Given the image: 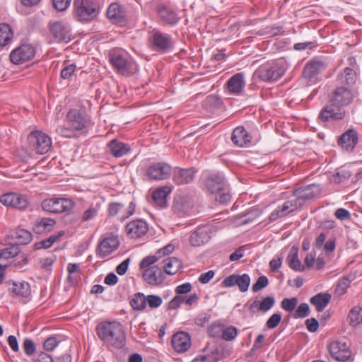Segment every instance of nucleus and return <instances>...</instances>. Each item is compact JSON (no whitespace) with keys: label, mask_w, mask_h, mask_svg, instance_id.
I'll list each match as a JSON object with an SVG mask.
<instances>
[{"label":"nucleus","mask_w":362,"mask_h":362,"mask_svg":"<svg viewBox=\"0 0 362 362\" xmlns=\"http://www.w3.org/2000/svg\"><path fill=\"white\" fill-rule=\"evenodd\" d=\"M96 333L100 340L108 346L121 349L125 346L126 334L123 325L118 321H105L96 327Z\"/></svg>","instance_id":"obj_1"},{"label":"nucleus","mask_w":362,"mask_h":362,"mask_svg":"<svg viewBox=\"0 0 362 362\" xmlns=\"http://www.w3.org/2000/svg\"><path fill=\"white\" fill-rule=\"evenodd\" d=\"M100 13V6L95 0H74V16L81 22H90Z\"/></svg>","instance_id":"obj_2"},{"label":"nucleus","mask_w":362,"mask_h":362,"mask_svg":"<svg viewBox=\"0 0 362 362\" xmlns=\"http://www.w3.org/2000/svg\"><path fill=\"white\" fill-rule=\"evenodd\" d=\"M285 71V63L280 59L262 64L256 73L262 81L269 82L279 79L284 75Z\"/></svg>","instance_id":"obj_3"},{"label":"nucleus","mask_w":362,"mask_h":362,"mask_svg":"<svg viewBox=\"0 0 362 362\" xmlns=\"http://www.w3.org/2000/svg\"><path fill=\"white\" fill-rule=\"evenodd\" d=\"M74 206L75 203L71 199L62 197L46 199L41 203L44 211L52 214L69 213Z\"/></svg>","instance_id":"obj_4"},{"label":"nucleus","mask_w":362,"mask_h":362,"mask_svg":"<svg viewBox=\"0 0 362 362\" xmlns=\"http://www.w3.org/2000/svg\"><path fill=\"white\" fill-rule=\"evenodd\" d=\"M148 45L154 52L166 53L173 48V41L170 35L153 30L148 37Z\"/></svg>","instance_id":"obj_5"},{"label":"nucleus","mask_w":362,"mask_h":362,"mask_svg":"<svg viewBox=\"0 0 362 362\" xmlns=\"http://www.w3.org/2000/svg\"><path fill=\"white\" fill-rule=\"evenodd\" d=\"M30 147L37 153L45 154L52 146L51 138L40 131H33L28 136Z\"/></svg>","instance_id":"obj_6"},{"label":"nucleus","mask_w":362,"mask_h":362,"mask_svg":"<svg viewBox=\"0 0 362 362\" xmlns=\"http://www.w3.org/2000/svg\"><path fill=\"white\" fill-rule=\"evenodd\" d=\"M0 202L5 206L21 211L26 209L29 205L27 196L16 192H8L1 195Z\"/></svg>","instance_id":"obj_7"},{"label":"nucleus","mask_w":362,"mask_h":362,"mask_svg":"<svg viewBox=\"0 0 362 362\" xmlns=\"http://www.w3.org/2000/svg\"><path fill=\"white\" fill-rule=\"evenodd\" d=\"M330 356L336 361L345 362L351 357L349 346L344 341L334 340L328 345Z\"/></svg>","instance_id":"obj_8"},{"label":"nucleus","mask_w":362,"mask_h":362,"mask_svg":"<svg viewBox=\"0 0 362 362\" xmlns=\"http://www.w3.org/2000/svg\"><path fill=\"white\" fill-rule=\"evenodd\" d=\"M109 58L110 63L119 73L124 74L130 71L132 63L121 49H113L110 50Z\"/></svg>","instance_id":"obj_9"},{"label":"nucleus","mask_w":362,"mask_h":362,"mask_svg":"<svg viewBox=\"0 0 362 362\" xmlns=\"http://www.w3.org/2000/svg\"><path fill=\"white\" fill-rule=\"evenodd\" d=\"M35 55V48L30 44H23L10 54V60L15 64H21L31 60Z\"/></svg>","instance_id":"obj_10"},{"label":"nucleus","mask_w":362,"mask_h":362,"mask_svg":"<svg viewBox=\"0 0 362 362\" xmlns=\"http://www.w3.org/2000/svg\"><path fill=\"white\" fill-rule=\"evenodd\" d=\"M156 11L163 25L173 26L180 21V17L177 12L165 4L158 3Z\"/></svg>","instance_id":"obj_11"},{"label":"nucleus","mask_w":362,"mask_h":362,"mask_svg":"<svg viewBox=\"0 0 362 362\" xmlns=\"http://www.w3.org/2000/svg\"><path fill=\"white\" fill-rule=\"evenodd\" d=\"M172 174L171 166L163 162L151 164L147 170V175L151 180H163L168 179Z\"/></svg>","instance_id":"obj_12"},{"label":"nucleus","mask_w":362,"mask_h":362,"mask_svg":"<svg viewBox=\"0 0 362 362\" xmlns=\"http://www.w3.org/2000/svg\"><path fill=\"white\" fill-rule=\"evenodd\" d=\"M66 119L68 124L77 131L85 129L90 121L88 115L78 109L70 110L66 114Z\"/></svg>","instance_id":"obj_13"},{"label":"nucleus","mask_w":362,"mask_h":362,"mask_svg":"<svg viewBox=\"0 0 362 362\" xmlns=\"http://www.w3.org/2000/svg\"><path fill=\"white\" fill-rule=\"evenodd\" d=\"M50 32L59 42H69L71 40L69 25L64 22L57 21L51 24Z\"/></svg>","instance_id":"obj_14"},{"label":"nucleus","mask_w":362,"mask_h":362,"mask_svg":"<svg viewBox=\"0 0 362 362\" xmlns=\"http://www.w3.org/2000/svg\"><path fill=\"white\" fill-rule=\"evenodd\" d=\"M106 14L109 20L114 24L122 26L127 22L125 11L122 6L118 3L111 4L107 10Z\"/></svg>","instance_id":"obj_15"},{"label":"nucleus","mask_w":362,"mask_h":362,"mask_svg":"<svg viewBox=\"0 0 362 362\" xmlns=\"http://www.w3.org/2000/svg\"><path fill=\"white\" fill-rule=\"evenodd\" d=\"M119 245V241L117 236L110 235L104 238L98 246L97 255L100 257H105L117 250Z\"/></svg>","instance_id":"obj_16"},{"label":"nucleus","mask_w":362,"mask_h":362,"mask_svg":"<svg viewBox=\"0 0 362 362\" xmlns=\"http://www.w3.org/2000/svg\"><path fill=\"white\" fill-rule=\"evenodd\" d=\"M227 185L224 175L221 173H213L205 180V186L211 194L224 189Z\"/></svg>","instance_id":"obj_17"},{"label":"nucleus","mask_w":362,"mask_h":362,"mask_svg":"<svg viewBox=\"0 0 362 362\" xmlns=\"http://www.w3.org/2000/svg\"><path fill=\"white\" fill-rule=\"evenodd\" d=\"M335 106L336 105L332 104L322 108L318 116V120L325 122L343 119L345 116V112Z\"/></svg>","instance_id":"obj_18"},{"label":"nucleus","mask_w":362,"mask_h":362,"mask_svg":"<svg viewBox=\"0 0 362 362\" xmlns=\"http://www.w3.org/2000/svg\"><path fill=\"white\" fill-rule=\"evenodd\" d=\"M320 192V186L312 184L296 189L293 194L299 202V204H303L305 201L314 198Z\"/></svg>","instance_id":"obj_19"},{"label":"nucleus","mask_w":362,"mask_h":362,"mask_svg":"<svg viewBox=\"0 0 362 362\" xmlns=\"http://www.w3.org/2000/svg\"><path fill=\"white\" fill-rule=\"evenodd\" d=\"M144 281L152 286H158L165 280L162 269L157 265H153L146 269L143 274Z\"/></svg>","instance_id":"obj_20"},{"label":"nucleus","mask_w":362,"mask_h":362,"mask_svg":"<svg viewBox=\"0 0 362 362\" xmlns=\"http://www.w3.org/2000/svg\"><path fill=\"white\" fill-rule=\"evenodd\" d=\"M148 230V224L141 219L133 220L126 226L127 233L132 238H138L144 235Z\"/></svg>","instance_id":"obj_21"},{"label":"nucleus","mask_w":362,"mask_h":362,"mask_svg":"<svg viewBox=\"0 0 362 362\" xmlns=\"http://www.w3.org/2000/svg\"><path fill=\"white\" fill-rule=\"evenodd\" d=\"M210 238L209 228L206 226H202L192 233L189 241L192 246L199 247L207 243Z\"/></svg>","instance_id":"obj_22"},{"label":"nucleus","mask_w":362,"mask_h":362,"mask_svg":"<svg viewBox=\"0 0 362 362\" xmlns=\"http://www.w3.org/2000/svg\"><path fill=\"white\" fill-rule=\"evenodd\" d=\"M353 94L351 91L345 87L337 88L331 98L333 105L336 106H345L351 103Z\"/></svg>","instance_id":"obj_23"},{"label":"nucleus","mask_w":362,"mask_h":362,"mask_svg":"<svg viewBox=\"0 0 362 362\" xmlns=\"http://www.w3.org/2000/svg\"><path fill=\"white\" fill-rule=\"evenodd\" d=\"M172 345L177 352H185L191 346V338L185 332L175 333L172 337Z\"/></svg>","instance_id":"obj_24"},{"label":"nucleus","mask_w":362,"mask_h":362,"mask_svg":"<svg viewBox=\"0 0 362 362\" xmlns=\"http://www.w3.org/2000/svg\"><path fill=\"white\" fill-rule=\"evenodd\" d=\"M326 68L325 64L320 60H312L306 64L303 69V76L309 81H314L315 77Z\"/></svg>","instance_id":"obj_25"},{"label":"nucleus","mask_w":362,"mask_h":362,"mask_svg":"<svg viewBox=\"0 0 362 362\" xmlns=\"http://www.w3.org/2000/svg\"><path fill=\"white\" fill-rule=\"evenodd\" d=\"M195 173L194 168H177L173 173V180L177 185H186L193 181Z\"/></svg>","instance_id":"obj_26"},{"label":"nucleus","mask_w":362,"mask_h":362,"mask_svg":"<svg viewBox=\"0 0 362 362\" xmlns=\"http://www.w3.org/2000/svg\"><path fill=\"white\" fill-rule=\"evenodd\" d=\"M193 206L192 199L187 196H178L175 198L173 209L180 216L187 214Z\"/></svg>","instance_id":"obj_27"},{"label":"nucleus","mask_w":362,"mask_h":362,"mask_svg":"<svg viewBox=\"0 0 362 362\" xmlns=\"http://www.w3.org/2000/svg\"><path fill=\"white\" fill-rule=\"evenodd\" d=\"M358 143V134L350 129L341 135L338 139V144L346 151H352Z\"/></svg>","instance_id":"obj_28"},{"label":"nucleus","mask_w":362,"mask_h":362,"mask_svg":"<svg viewBox=\"0 0 362 362\" xmlns=\"http://www.w3.org/2000/svg\"><path fill=\"white\" fill-rule=\"evenodd\" d=\"M227 88L230 93L240 95L244 90L245 83L243 73H237L227 81Z\"/></svg>","instance_id":"obj_29"},{"label":"nucleus","mask_w":362,"mask_h":362,"mask_svg":"<svg viewBox=\"0 0 362 362\" xmlns=\"http://www.w3.org/2000/svg\"><path fill=\"white\" fill-rule=\"evenodd\" d=\"M231 140L235 146L243 147L250 142L251 136L243 127L240 126L233 130Z\"/></svg>","instance_id":"obj_30"},{"label":"nucleus","mask_w":362,"mask_h":362,"mask_svg":"<svg viewBox=\"0 0 362 362\" xmlns=\"http://www.w3.org/2000/svg\"><path fill=\"white\" fill-rule=\"evenodd\" d=\"M108 149L111 154L115 158L122 157L130 151L128 144L119 141L117 139L111 140L107 144Z\"/></svg>","instance_id":"obj_31"},{"label":"nucleus","mask_w":362,"mask_h":362,"mask_svg":"<svg viewBox=\"0 0 362 362\" xmlns=\"http://www.w3.org/2000/svg\"><path fill=\"white\" fill-rule=\"evenodd\" d=\"M170 188L167 186L160 187L155 190L152 194L154 202L161 208L166 207L167 197L170 193Z\"/></svg>","instance_id":"obj_32"},{"label":"nucleus","mask_w":362,"mask_h":362,"mask_svg":"<svg viewBox=\"0 0 362 362\" xmlns=\"http://www.w3.org/2000/svg\"><path fill=\"white\" fill-rule=\"evenodd\" d=\"M298 247L293 246L291 247L289 254L286 258L288 266L293 270L302 272L305 269V267L302 265L298 258Z\"/></svg>","instance_id":"obj_33"},{"label":"nucleus","mask_w":362,"mask_h":362,"mask_svg":"<svg viewBox=\"0 0 362 362\" xmlns=\"http://www.w3.org/2000/svg\"><path fill=\"white\" fill-rule=\"evenodd\" d=\"M331 295L328 293H320L310 299V303L315 306L317 312H322L328 305Z\"/></svg>","instance_id":"obj_34"},{"label":"nucleus","mask_w":362,"mask_h":362,"mask_svg":"<svg viewBox=\"0 0 362 362\" xmlns=\"http://www.w3.org/2000/svg\"><path fill=\"white\" fill-rule=\"evenodd\" d=\"M181 268L182 263L177 257H168L163 260V269L168 275L176 274Z\"/></svg>","instance_id":"obj_35"},{"label":"nucleus","mask_w":362,"mask_h":362,"mask_svg":"<svg viewBox=\"0 0 362 362\" xmlns=\"http://www.w3.org/2000/svg\"><path fill=\"white\" fill-rule=\"evenodd\" d=\"M56 224V221L50 218H42L35 221L33 230L36 233L41 234L47 231H50Z\"/></svg>","instance_id":"obj_36"},{"label":"nucleus","mask_w":362,"mask_h":362,"mask_svg":"<svg viewBox=\"0 0 362 362\" xmlns=\"http://www.w3.org/2000/svg\"><path fill=\"white\" fill-rule=\"evenodd\" d=\"M9 290L16 296L21 297H28L30 293V285L25 281H13Z\"/></svg>","instance_id":"obj_37"},{"label":"nucleus","mask_w":362,"mask_h":362,"mask_svg":"<svg viewBox=\"0 0 362 362\" xmlns=\"http://www.w3.org/2000/svg\"><path fill=\"white\" fill-rule=\"evenodd\" d=\"M356 72L353 69L346 67L339 74L337 81L340 83L351 85L356 82Z\"/></svg>","instance_id":"obj_38"},{"label":"nucleus","mask_w":362,"mask_h":362,"mask_svg":"<svg viewBox=\"0 0 362 362\" xmlns=\"http://www.w3.org/2000/svg\"><path fill=\"white\" fill-rule=\"evenodd\" d=\"M13 33L9 25L0 24V49L8 45L13 38Z\"/></svg>","instance_id":"obj_39"},{"label":"nucleus","mask_w":362,"mask_h":362,"mask_svg":"<svg viewBox=\"0 0 362 362\" xmlns=\"http://www.w3.org/2000/svg\"><path fill=\"white\" fill-rule=\"evenodd\" d=\"M132 308L135 310H143L146 306V296L142 293H136L130 300Z\"/></svg>","instance_id":"obj_40"},{"label":"nucleus","mask_w":362,"mask_h":362,"mask_svg":"<svg viewBox=\"0 0 362 362\" xmlns=\"http://www.w3.org/2000/svg\"><path fill=\"white\" fill-rule=\"evenodd\" d=\"M349 324L352 327H356L362 323V308L359 306L354 307L349 312Z\"/></svg>","instance_id":"obj_41"},{"label":"nucleus","mask_w":362,"mask_h":362,"mask_svg":"<svg viewBox=\"0 0 362 362\" xmlns=\"http://www.w3.org/2000/svg\"><path fill=\"white\" fill-rule=\"evenodd\" d=\"M14 238L16 239V244L26 245L32 240V234L26 230L18 229L15 232Z\"/></svg>","instance_id":"obj_42"},{"label":"nucleus","mask_w":362,"mask_h":362,"mask_svg":"<svg viewBox=\"0 0 362 362\" xmlns=\"http://www.w3.org/2000/svg\"><path fill=\"white\" fill-rule=\"evenodd\" d=\"M351 175V172L346 168L341 167L337 168L333 175L332 181L335 183H341L348 180Z\"/></svg>","instance_id":"obj_43"},{"label":"nucleus","mask_w":362,"mask_h":362,"mask_svg":"<svg viewBox=\"0 0 362 362\" xmlns=\"http://www.w3.org/2000/svg\"><path fill=\"white\" fill-rule=\"evenodd\" d=\"M99 206L90 205L81 216V219L83 222H86L93 220L97 217L99 211Z\"/></svg>","instance_id":"obj_44"},{"label":"nucleus","mask_w":362,"mask_h":362,"mask_svg":"<svg viewBox=\"0 0 362 362\" xmlns=\"http://www.w3.org/2000/svg\"><path fill=\"white\" fill-rule=\"evenodd\" d=\"M236 284L235 286H238L239 290L241 292H245L248 290L250 284V277L247 274H243L242 275L236 274Z\"/></svg>","instance_id":"obj_45"},{"label":"nucleus","mask_w":362,"mask_h":362,"mask_svg":"<svg viewBox=\"0 0 362 362\" xmlns=\"http://www.w3.org/2000/svg\"><path fill=\"white\" fill-rule=\"evenodd\" d=\"M223 324L221 322H214L208 327V334L213 338H221Z\"/></svg>","instance_id":"obj_46"},{"label":"nucleus","mask_w":362,"mask_h":362,"mask_svg":"<svg viewBox=\"0 0 362 362\" xmlns=\"http://www.w3.org/2000/svg\"><path fill=\"white\" fill-rule=\"evenodd\" d=\"M76 130L73 127L69 125H60L59 126L57 129L56 132L64 137L66 138H71L76 136Z\"/></svg>","instance_id":"obj_47"},{"label":"nucleus","mask_w":362,"mask_h":362,"mask_svg":"<svg viewBox=\"0 0 362 362\" xmlns=\"http://www.w3.org/2000/svg\"><path fill=\"white\" fill-rule=\"evenodd\" d=\"M259 302L258 311L267 313L274 305L275 298L273 296H267Z\"/></svg>","instance_id":"obj_48"},{"label":"nucleus","mask_w":362,"mask_h":362,"mask_svg":"<svg viewBox=\"0 0 362 362\" xmlns=\"http://www.w3.org/2000/svg\"><path fill=\"white\" fill-rule=\"evenodd\" d=\"M238 335V329L233 326H223L221 339L226 341H232L236 338Z\"/></svg>","instance_id":"obj_49"},{"label":"nucleus","mask_w":362,"mask_h":362,"mask_svg":"<svg viewBox=\"0 0 362 362\" xmlns=\"http://www.w3.org/2000/svg\"><path fill=\"white\" fill-rule=\"evenodd\" d=\"M300 205L301 204H299V202L297 198L295 200H288L280 206L281 208V211L284 212L286 216L288 214L297 209Z\"/></svg>","instance_id":"obj_50"},{"label":"nucleus","mask_w":362,"mask_h":362,"mask_svg":"<svg viewBox=\"0 0 362 362\" xmlns=\"http://www.w3.org/2000/svg\"><path fill=\"white\" fill-rule=\"evenodd\" d=\"M216 200L221 204H227L230 201L231 195L228 190V186H226L224 189L217 192Z\"/></svg>","instance_id":"obj_51"},{"label":"nucleus","mask_w":362,"mask_h":362,"mask_svg":"<svg viewBox=\"0 0 362 362\" xmlns=\"http://www.w3.org/2000/svg\"><path fill=\"white\" fill-rule=\"evenodd\" d=\"M298 304V300L296 298H284L281 303V308L287 311L292 312L295 310Z\"/></svg>","instance_id":"obj_52"},{"label":"nucleus","mask_w":362,"mask_h":362,"mask_svg":"<svg viewBox=\"0 0 362 362\" xmlns=\"http://www.w3.org/2000/svg\"><path fill=\"white\" fill-rule=\"evenodd\" d=\"M222 105L221 98L215 95H209L205 100V105L209 107L220 108Z\"/></svg>","instance_id":"obj_53"},{"label":"nucleus","mask_w":362,"mask_h":362,"mask_svg":"<svg viewBox=\"0 0 362 362\" xmlns=\"http://www.w3.org/2000/svg\"><path fill=\"white\" fill-rule=\"evenodd\" d=\"M18 253V248L16 246L6 247L0 252V257L4 262L6 259L14 257Z\"/></svg>","instance_id":"obj_54"},{"label":"nucleus","mask_w":362,"mask_h":362,"mask_svg":"<svg viewBox=\"0 0 362 362\" xmlns=\"http://www.w3.org/2000/svg\"><path fill=\"white\" fill-rule=\"evenodd\" d=\"M160 259L159 256L156 253L154 255L147 256L144 257L140 262L139 267L141 269H146L150 267H152L155 262Z\"/></svg>","instance_id":"obj_55"},{"label":"nucleus","mask_w":362,"mask_h":362,"mask_svg":"<svg viewBox=\"0 0 362 362\" xmlns=\"http://www.w3.org/2000/svg\"><path fill=\"white\" fill-rule=\"evenodd\" d=\"M310 313V308L307 303H301L296 309L293 317L295 318H303L307 317Z\"/></svg>","instance_id":"obj_56"},{"label":"nucleus","mask_w":362,"mask_h":362,"mask_svg":"<svg viewBox=\"0 0 362 362\" xmlns=\"http://www.w3.org/2000/svg\"><path fill=\"white\" fill-rule=\"evenodd\" d=\"M269 284L268 279L266 276H259L257 281L252 286V291L256 293L265 288Z\"/></svg>","instance_id":"obj_57"},{"label":"nucleus","mask_w":362,"mask_h":362,"mask_svg":"<svg viewBox=\"0 0 362 362\" xmlns=\"http://www.w3.org/2000/svg\"><path fill=\"white\" fill-rule=\"evenodd\" d=\"M162 298L156 295H148L146 296V303L151 308H157L161 305Z\"/></svg>","instance_id":"obj_58"},{"label":"nucleus","mask_w":362,"mask_h":362,"mask_svg":"<svg viewBox=\"0 0 362 362\" xmlns=\"http://www.w3.org/2000/svg\"><path fill=\"white\" fill-rule=\"evenodd\" d=\"M23 349L27 356H32L36 350V346L32 339H25L23 344Z\"/></svg>","instance_id":"obj_59"},{"label":"nucleus","mask_w":362,"mask_h":362,"mask_svg":"<svg viewBox=\"0 0 362 362\" xmlns=\"http://www.w3.org/2000/svg\"><path fill=\"white\" fill-rule=\"evenodd\" d=\"M281 320V315L280 313H274L267 320L266 326L268 329H274L278 326Z\"/></svg>","instance_id":"obj_60"},{"label":"nucleus","mask_w":362,"mask_h":362,"mask_svg":"<svg viewBox=\"0 0 362 362\" xmlns=\"http://www.w3.org/2000/svg\"><path fill=\"white\" fill-rule=\"evenodd\" d=\"M59 341L57 340V337H51L47 338L44 344H43V348L45 350L47 351H51L54 350L55 347L57 346L59 344Z\"/></svg>","instance_id":"obj_61"},{"label":"nucleus","mask_w":362,"mask_h":362,"mask_svg":"<svg viewBox=\"0 0 362 362\" xmlns=\"http://www.w3.org/2000/svg\"><path fill=\"white\" fill-rule=\"evenodd\" d=\"M53 6L58 11H64L70 6L71 0H52Z\"/></svg>","instance_id":"obj_62"},{"label":"nucleus","mask_w":362,"mask_h":362,"mask_svg":"<svg viewBox=\"0 0 362 362\" xmlns=\"http://www.w3.org/2000/svg\"><path fill=\"white\" fill-rule=\"evenodd\" d=\"M76 66L72 64L64 67L61 71V76L64 79H70L75 72Z\"/></svg>","instance_id":"obj_63"},{"label":"nucleus","mask_w":362,"mask_h":362,"mask_svg":"<svg viewBox=\"0 0 362 362\" xmlns=\"http://www.w3.org/2000/svg\"><path fill=\"white\" fill-rule=\"evenodd\" d=\"M192 289V286L190 283L187 282L184 283L181 285L177 286L175 288V293L177 295L182 296L183 294H187L189 293Z\"/></svg>","instance_id":"obj_64"}]
</instances>
